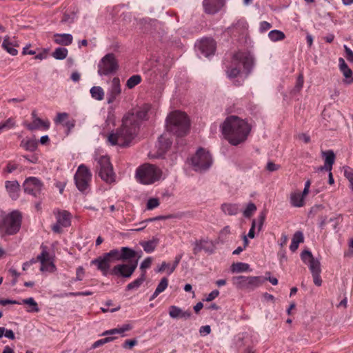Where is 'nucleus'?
Masks as SVG:
<instances>
[{"mask_svg": "<svg viewBox=\"0 0 353 353\" xmlns=\"http://www.w3.org/2000/svg\"><path fill=\"white\" fill-rule=\"evenodd\" d=\"M150 105L143 104L135 112H129L122 119V125L115 132L107 137V142L111 145L127 147L137 136L139 123L148 119Z\"/></svg>", "mask_w": 353, "mask_h": 353, "instance_id": "nucleus-1", "label": "nucleus"}, {"mask_svg": "<svg viewBox=\"0 0 353 353\" xmlns=\"http://www.w3.org/2000/svg\"><path fill=\"white\" fill-rule=\"evenodd\" d=\"M221 128L225 139L232 145L244 142L251 130L248 123L236 116L228 117Z\"/></svg>", "mask_w": 353, "mask_h": 353, "instance_id": "nucleus-2", "label": "nucleus"}, {"mask_svg": "<svg viewBox=\"0 0 353 353\" xmlns=\"http://www.w3.org/2000/svg\"><path fill=\"white\" fill-rule=\"evenodd\" d=\"M22 216L18 211L6 214L0 209V236L4 237L17 234L21 225Z\"/></svg>", "mask_w": 353, "mask_h": 353, "instance_id": "nucleus-3", "label": "nucleus"}, {"mask_svg": "<svg viewBox=\"0 0 353 353\" xmlns=\"http://www.w3.org/2000/svg\"><path fill=\"white\" fill-rule=\"evenodd\" d=\"M190 128V121L187 115L180 111L170 113L166 119L167 130L177 137L185 136Z\"/></svg>", "mask_w": 353, "mask_h": 353, "instance_id": "nucleus-4", "label": "nucleus"}, {"mask_svg": "<svg viewBox=\"0 0 353 353\" xmlns=\"http://www.w3.org/2000/svg\"><path fill=\"white\" fill-rule=\"evenodd\" d=\"M162 170L155 165L144 163L136 170L137 180L144 185H151L161 180Z\"/></svg>", "mask_w": 353, "mask_h": 353, "instance_id": "nucleus-5", "label": "nucleus"}, {"mask_svg": "<svg viewBox=\"0 0 353 353\" xmlns=\"http://www.w3.org/2000/svg\"><path fill=\"white\" fill-rule=\"evenodd\" d=\"M232 282L236 289L252 292L259 288L264 279L262 276H236L232 278Z\"/></svg>", "mask_w": 353, "mask_h": 353, "instance_id": "nucleus-6", "label": "nucleus"}, {"mask_svg": "<svg viewBox=\"0 0 353 353\" xmlns=\"http://www.w3.org/2000/svg\"><path fill=\"white\" fill-rule=\"evenodd\" d=\"M190 162L195 171L202 172L211 167L212 158L208 151L200 148L190 159Z\"/></svg>", "mask_w": 353, "mask_h": 353, "instance_id": "nucleus-7", "label": "nucleus"}, {"mask_svg": "<svg viewBox=\"0 0 353 353\" xmlns=\"http://www.w3.org/2000/svg\"><path fill=\"white\" fill-rule=\"evenodd\" d=\"M98 163L99 175L101 179L107 183H112L116 181V174L110 163L109 157L106 155L97 158Z\"/></svg>", "mask_w": 353, "mask_h": 353, "instance_id": "nucleus-8", "label": "nucleus"}, {"mask_svg": "<svg viewBox=\"0 0 353 353\" xmlns=\"http://www.w3.org/2000/svg\"><path fill=\"white\" fill-rule=\"evenodd\" d=\"M119 68V63L113 53L105 54L98 63V74L108 76L115 73Z\"/></svg>", "mask_w": 353, "mask_h": 353, "instance_id": "nucleus-9", "label": "nucleus"}, {"mask_svg": "<svg viewBox=\"0 0 353 353\" xmlns=\"http://www.w3.org/2000/svg\"><path fill=\"white\" fill-rule=\"evenodd\" d=\"M74 181L77 189L81 192H85L90 188L92 174L85 165H80L74 174Z\"/></svg>", "mask_w": 353, "mask_h": 353, "instance_id": "nucleus-10", "label": "nucleus"}, {"mask_svg": "<svg viewBox=\"0 0 353 353\" xmlns=\"http://www.w3.org/2000/svg\"><path fill=\"white\" fill-rule=\"evenodd\" d=\"M232 61L234 64L243 65L246 72L245 77L251 72L254 65V59L250 52H237L234 54Z\"/></svg>", "mask_w": 353, "mask_h": 353, "instance_id": "nucleus-11", "label": "nucleus"}, {"mask_svg": "<svg viewBox=\"0 0 353 353\" xmlns=\"http://www.w3.org/2000/svg\"><path fill=\"white\" fill-rule=\"evenodd\" d=\"M54 214L57 222L52 226V230L56 233H60L62 228L69 227L71 224V214L66 210H55Z\"/></svg>", "mask_w": 353, "mask_h": 353, "instance_id": "nucleus-12", "label": "nucleus"}, {"mask_svg": "<svg viewBox=\"0 0 353 353\" xmlns=\"http://www.w3.org/2000/svg\"><path fill=\"white\" fill-rule=\"evenodd\" d=\"M24 192L35 197L38 196L42 192L43 184L37 177L30 176L26 179L23 184Z\"/></svg>", "mask_w": 353, "mask_h": 353, "instance_id": "nucleus-13", "label": "nucleus"}, {"mask_svg": "<svg viewBox=\"0 0 353 353\" xmlns=\"http://www.w3.org/2000/svg\"><path fill=\"white\" fill-rule=\"evenodd\" d=\"M137 267V261L128 264L121 263L114 265L111 270V275L118 277L130 278Z\"/></svg>", "mask_w": 353, "mask_h": 353, "instance_id": "nucleus-14", "label": "nucleus"}, {"mask_svg": "<svg viewBox=\"0 0 353 353\" xmlns=\"http://www.w3.org/2000/svg\"><path fill=\"white\" fill-rule=\"evenodd\" d=\"M196 48L200 55L209 57L214 54L216 43L212 39H203L196 44Z\"/></svg>", "mask_w": 353, "mask_h": 353, "instance_id": "nucleus-15", "label": "nucleus"}, {"mask_svg": "<svg viewBox=\"0 0 353 353\" xmlns=\"http://www.w3.org/2000/svg\"><path fill=\"white\" fill-rule=\"evenodd\" d=\"M112 261L110 260L104 254L91 261L90 264L96 266L97 270L100 271L103 276H108L111 275V264Z\"/></svg>", "mask_w": 353, "mask_h": 353, "instance_id": "nucleus-16", "label": "nucleus"}, {"mask_svg": "<svg viewBox=\"0 0 353 353\" xmlns=\"http://www.w3.org/2000/svg\"><path fill=\"white\" fill-rule=\"evenodd\" d=\"M301 259L303 262L308 265L312 274L321 273V263L319 259H315L312 252L309 250H304L301 254Z\"/></svg>", "mask_w": 353, "mask_h": 353, "instance_id": "nucleus-17", "label": "nucleus"}, {"mask_svg": "<svg viewBox=\"0 0 353 353\" xmlns=\"http://www.w3.org/2000/svg\"><path fill=\"white\" fill-rule=\"evenodd\" d=\"M121 88L120 80L118 77H114L111 81V85L107 93V100L108 103H112L116 98L121 94Z\"/></svg>", "mask_w": 353, "mask_h": 353, "instance_id": "nucleus-18", "label": "nucleus"}, {"mask_svg": "<svg viewBox=\"0 0 353 353\" xmlns=\"http://www.w3.org/2000/svg\"><path fill=\"white\" fill-rule=\"evenodd\" d=\"M225 0H203V6L205 12L215 14L224 6Z\"/></svg>", "mask_w": 353, "mask_h": 353, "instance_id": "nucleus-19", "label": "nucleus"}, {"mask_svg": "<svg viewBox=\"0 0 353 353\" xmlns=\"http://www.w3.org/2000/svg\"><path fill=\"white\" fill-rule=\"evenodd\" d=\"M339 66L341 72L345 77L343 82L345 84H351L353 83V72L343 58L339 59Z\"/></svg>", "mask_w": 353, "mask_h": 353, "instance_id": "nucleus-20", "label": "nucleus"}, {"mask_svg": "<svg viewBox=\"0 0 353 353\" xmlns=\"http://www.w3.org/2000/svg\"><path fill=\"white\" fill-rule=\"evenodd\" d=\"M266 216V214L265 212H261L259 214L257 219H253L252 222V226L250 229L248 236L250 239L254 238V229L256 227L258 228V230L260 231L263 227V223L265 221Z\"/></svg>", "mask_w": 353, "mask_h": 353, "instance_id": "nucleus-21", "label": "nucleus"}, {"mask_svg": "<svg viewBox=\"0 0 353 353\" xmlns=\"http://www.w3.org/2000/svg\"><path fill=\"white\" fill-rule=\"evenodd\" d=\"M5 187L9 196L12 199H17L19 197L20 185L17 181H6Z\"/></svg>", "mask_w": 353, "mask_h": 353, "instance_id": "nucleus-22", "label": "nucleus"}, {"mask_svg": "<svg viewBox=\"0 0 353 353\" xmlns=\"http://www.w3.org/2000/svg\"><path fill=\"white\" fill-rule=\"evenodd\" d=\"M169 315L172 319H189L191 316V312L183 311L177 306L172 305L169 308Z\"/></svg>", "mask_w": 353, "mask_h": 353, "instance_id": "nucleus-23", "label": "nucleus"}, {"mask_svg": "<svg viewBox=\"0 0 353 353\" xmlns=\"http://www.w3.org/2000/svg\"><path fill=\"white\" fill-rule=\"evenodd\" d=\"M290 203L292 207L301 208L305 205V198L299 191L295 190L290 193Z\"/></svg>", "mask_w": 353, "mask_h": 353, "instance_id": "nucleus-24", "label": "nucleus"}, {"mask_svg": "<svg viewBox=\"0 0 353 353\" xmlns=\"http://www.w3.org/2000/svg\"><path fill=\"white\" fill-rule=\"evenodd\" d=\"M221 211L226 215L235 216L239 211V205L237 203H225L221 206Z\"/></svg>", "mask_w": 353, "mask_h": 353, "instance_id": "nucleus-25", "label": "nucleus"}, {"mask_svg": "<svg viewBox=\"0 0 353 353\" xmlns=\"http://www.w3.org/2000/svg\"><path fill=\"white\" fill-rule=\"evenodd\" d=\"M50 127V122L48 121H43L39 117H35L32 123L27 125V128L30 130H34L43 128L48 130Z\"/></svg>", "mask_w": 353, "mask_h": 353, "instance_id": "nucleus-26", "label": "nucleus"}, {"mask_svg": "<svg viewBox=\"0 0 353 353\" xmlns=\"http://www.w3.org/2000/svg\"><path fill=\"white\" fill-rule=\"evenodd\" d=\"M321 155L324 159L325 168L332 169L335 161V154L332 150L322 151Z\"/></svg>", "mask_w": 353, "mask_h": 353, "instance_id": "nucleus-27", "label": "nucleus"}, {"mask_svg": "<svg viewBox=\"0 0 353 353\" xmlns=\"http://www.w3.org/2000/svg\"><path fill=\"white\" fill-rule=\"evenodd\" d=\"M73 37L70 34H55L54 42L62 46H69L72 43Z\"/></svg>", "mask_w": 353, "mask_h": 353, "instance_id": "nucleus-28", "label": "nucleus"}, {"mask_svg": "<svg viewBox=\"0 0 353 353\" xmlns=\"http://www.w3.org/2000/svg\"><path fill=\"white\" fill-rule=\"evenodd\" d=\"M20 146L26 151L34 152L37 148L38 143L34 139L27 138L21 141Z\"/></svg>", "mask_w": 353, "mask_h": 353, "instance_id": "nucleus-29", "label": "nucleus"}, {"mask_svg": "<svg viewBox=\"0 0 353 353\" xmlns=\"http://www.w3.org/2000/svg\"><path fill=\"white\" fill-rule=\"evenodd\" d=\"M132 325L130 324H124L119 327L105 331L102 335L107 336V335H114V334H120L123 336L124 332L130 330L132 329Z\"/></svg>", "mask_w": 353, "mask_h": 353, "instance_id": "nucleus-30", "label": "nucleus"}, {"mask_svg": "<svg viewBox=\"0 0 353 353\" xmlns=\"http://www.w3.org/2000/svg\"><path fill=\"white\" fill-rule=\"evenodd\" d=\"M168 279L165 277L163 278L159 283L158 284L154 292L150 298V301L154 300L158 295L165 291V290L168 288Z\"/></svg>", "mask_w": 353, "mask_h": 353, "instance_id": "nucleus-31", "label": "nucleus"}, {"mask_svg": "<svg viewBox=\"0 0 353 353\" xmlns=\"http://www.w3.org/2000/svg\"><path fill=\"white\" fill-rule=\"evenodd\" d=\"M231 271L233 273H239L250 271V265L243 262L234 263L231 265Z\"/></svg>", "mask_w": 353, "mask_h": 353, "instance_id": "nucleus-32", "label": "nucleus"}, {"mask_svg": "<svg viewBox=\"0 0 353 353\" xmlns=\"http://www.w3.org/2000/svg\"><path fill=\"white\" fill-rule=\"evenodd\" d=\"M268 38L272 42H277L284 40L285 38V34L281 30H272L269 32Z\"/></svg>", "mask_w": 353, "mask_h": 353, "instance_id": "nucleus-33", "label": "nucleus"}, {"mask_svg": "<svg viewBox=\"0 0 353 353\" xmlns=\"http://www.w3.org/2000/svg\"><path fill=\"white\" fill-rule=\"evenodd\" d=\"M158 243L159 240L157 239H153L150 241L141 243V245L145 252L151 253L155 250Z\"/></svg>", "mask_w": 353, "mask_h": 353, "instance_id": "nucleus-34", "label": "nucleus"}, {"mask_svg": "<svg viewBox=\"0 0 353 353\" xmlns=\"http://www.w3.org/2000/svg\"><path fill=\"white\" fill-rule=\"evenodd\" d=\"M91 97L97 101H101L104 98L103 89L100 86H93L90 90Z\"/></svg>", "mask_w": 353, "mask_h": 353, "instance_id": "nucleus-35", "label": "nucleus"}, {"mask_svg": "<svg viewBox=\"0 0 353 353\" xmlns=\"http://www.w3.org/2000/svg\"><path fill=\"white\" fill-rule=\"evenodd\" d=\"M145 279V272H143L141 274L140 277H139L138 279H135L132 282L128 284V285L126 286V290H132L139 288L141 285V284L143 283Z\"/></svg>", "mask_w": 353, "mask_h": 353, "instance_id": "nucleus-36", "label": "nucleus"}, {"mask_svg": "<svg viewBox=\"0 0 353 353\" xmlns=\"http://www.w3.org/2000/svg\"><path fill=\"white\" fill-rule=\"evenodd\" d=\"M20 303H21V304L28 305L30 307V308L27 310L28 312H38L39 311L38 304L32 297L22 299Z\"/></svg>", "mask_w": 353, "mask_h": 353, "instance_id": "nucleus-37", "label": "nucleus"}, {"mask_svg": "<svg viewBox=\"0 0 353 353\" xmlns=\"http://www.w3.org/2000/svg\"><path fill=\"white\" fill-rule=\"evenodd\" d=\"M135 251L128 247H123L121 249V260H128L135 257Z\"/></svg>", "mask_w": 353, "mask_h": 353, "instance_id": "nucleus-38", "label": "nucleus"}, {"mask_svg": "<svg viewBox=\"0 0 353 353\" xmlns=\"http://www.w3.org/2000/svg\"><path fill=\"white\" fill-rule=\"evenodd\" d=\"M42 251L40 254H39L35 259L37 261H39L41 263H43V262L52 261L50 253L47 250L46 247L41 246Z\"/></svg>", "mask_w": 353, "mask_h": 353, "instance_id": "nucleus-39", "label": "nucleus"}, {"mask_svg": "<svg viewBox=\"0 0 353 353\" xmlns=\"http://www.w3.org/2000/svg\"><path fill=\"white\" fill-rule=\"evenodd\" d=\"M92 292L90 291H83L77 292H66L64 294H55L54 297L63 298L66 296H83L92 295Z\"/></svg>", "mask_w": 353, "mask_h": 353, "instance_id": "nucleus-40", "label": "nucleus"}, {"mask_svg": "<svg viewBox=\"0 0 353 353\" xmlns=\"http://www.w3.org/2000/svg\"><path fill=\"white\" fill-rule=\"evenodd\" d=\"M141 82V77L139 74H134L130 77L126 82V86L129 89H132Z\"/></svg>", "mask_w": 353, "mask_h": 353, "instance_id": "nucleus-41", "label": "nucleus"}, {"mask_svg": "<svg viewBox=\"0 0 353 353\" xmlns=\"http://www.w3.org/2000/svg\"><path fill=\"white\" fill-rule=\"evenodd\" d=\"M68 51L65 48H57L54 50L52 53V56L54 59L58 60H63L66 58Z\"/></svg>", "mask_w": 353, "mask_h": 353, "instance_id": "nucleus-42", "label": "nucleus"}, {"mask_svg": "<svg viewBox=\"0 0 353 353\" xmlns=\"http://www.w3.org/2000/svg\"><path fill=\"white\" fill-rule=\"evenodd\" d=\"M2 48L12 56H15L18 53L17 50L12 46L8 38L4 39L2 43Z\"/></svg>", "mask_w": 353, "mask_h": 353, "instance_id": "nucleus-43", "label": "nucleus"}, {"mask_svg": "<svg viewBox=\"0 0 353 353\" xmlns=\"http://www.w3.org/2000/svg\"><path fill=\"white\" fill-rule=\"evenodd\" d=\"M344 176L349 182V188L353 191V169L347 167L344 168Z\"/></svg>", "mask_w": 353, "mask_h": 353, "instance_id": "nucleus-44", "label": "nucleus"}, {"mask_svg": "<svg viewBox=\"0 0 353 353\" xmlns=\"http://www.w3.org/2000/svg\"><path fill=\"white\" fill-rule=\"evenodd\" d=\"M57 270L53 261L43 262L41 263L40 270L41 272H54Z\"/></svg>", "mask_w": 353, "mask_h": 353, "instance_id": "nucleus-45", "label": "nucleus"}, {"mask_svg": "<svg viewBox=\"0 0 353 353\" xmlns=\"http://www.w3.org/2000/svg\"><path fill=\"white\" fill-rule=\"evenodd\" d=\"M227 76L228 77L232 80L236 77H239L240 74V68L239 66H231L230 68L227 70Z\"/></svg>", "mask_w": 353, "mask_h": 353, "instance_id": "nucleus-46", "label": "nucleus"}, {"mask_svg": "<svg viewBox=\"0 0 353 353\" xmlns=\"http://www.w3.org/2000/svg\"><path fill=\"white\" fill-rule=\"evenodd\" d=\"M256 210V206L254 203H249L243 212V214L246 218H250Z\"/></svg>", "mask_w": 353, "mask_h": 353, "instance_id": "nucleus-47", "label": "nucleus"}, {"mask_svg": "<svg viewBox=\"0 0 353 353\" xmlns=\"http://www.w3.org/2000/svg\"><path fill=\"white\" fill-rule=\"evenodd\" d=\"M104 254L112 262L113 259L117 261L121 260V251L117 249L112 250L109 252L105 253Z\"/></svg>", "mask_w": 353, "mask_h": 353, "instance_id": "nucleus-48", "label": "nucleus"}, {"mask_svg": "<svg viewBox=\"0 0 353 353\" xmlns=\"http://www.w3.org/2000/svg\"><path fill=\"white\" fill-rule=\"evenodd\" d=\"M159 143L161 145V150L165 151L170 146L172 142L169 139H167L165 136L161 135L159 138Z\"/></svg>", "mask_w": 353, "mask_h": 353, "instance_id": "nucleus-49", "label": "nucleus"}, {"mask_svg": "<svg viewBox=\"0 0 353 353\" xmlns=\"http://www.w3.org/2000/svg\"><path fill=\"white\" fill-rule=\"evenodd\" d=\"M114 339H115L114 336H107V337H105L103 339H99V340L95 341L92 344V348H93V349L97 348L99 346L103 345L105 343H107L108 342L112 341Z\"/></svg>", "mask_w": 353, "mask_h": 353, "instance_id": "nucleus-50", "label": "nucleus"}, {"mask_svg": "<svg viewBox=\"0 0 353 353\" xmlns=\"http://www.w3.org/2000/svg\"><path fill=\"white\" fill-rule=\"evenodd\" d=\"M76 18V14L73 12L72 13H65L61 20V22L63 23H72L74 21Z\"/></svg>", "mask_w": 353, "mask_h": 353, "instance_id": "nucleus-51", "label": "nucleus"}, {"mask_svg": "<svg viewBox=\"0 0 353 353\" xmlns=\"http://www.w3.org/2000/svg\"><path fill=\"white\" fill-rule=\"evenodd\" d=\"M159 205V201L157 198H150L147 202V209L152 210Z\"/></svg>", "mask_w": 353, "mask_h": 353, "instance_id": "nucleus-52", "label": "nucleus"}, {"mask_svg": "<svg viewBox=\"0 0 353 353\" xmlns=\"http://www.w3.org/2000/svg\"><path fill=\"white\" fill-rule=\"evenodd\" d=\"M272 28V24L268 21H261L259 23V32L261 33H264L269 29Z\"/></svg>", "mask_w": 353, "mask_h": 353, "instance_id": "nucleus-53", "label": "nucleus"}, {"mask_svg": "<svg viewBox=\"0 0 353 353\" xmlns=\"http://www.w3.org/2000/svg\"><path fill=\"white\" fill-rule=\"evenodd\" d=\"M303 83H304L303 74L302 73H300L296 79L295 89L297 91H300L303 86Z\"/></svg>", "mask_w": 353, "mask_h": 353, "instance_id": "nucleus-54", "label": "nucleus"}, {"mask_svg": "<svg viewBox=\"0 0 353 353\" xmlns=\"http://www.w3.org/2000/svg\"><path fill=\"white\" fill-rule=\"evenodd\" d=\"M292 240L296 242L299 245L304 241L303 234L301 231L296 232L292 237Z\"/></svg>", "mask_w": 353, "mask_h": 353, "instance_id": "nucleus-55", "label": "nucleus"}, {"mask_svg": "<svg viewBox=\"0 0 353 353\" xmlns=\"http://www.w3.org/2000/svg\"><path fill=\"white\" fill-rule=\"evenodd\" d=\"M152 263V258L147 257L141 263L140 268L143 270V272H145V269H148L150 267Z\"/></svg>", "mask_w": 353, "mask_h": 353, "instance_id": "nucleus-56", "label": "nucleus"}, {"mask_svg": "<svg viewBox=\"0 0 353 353\" xmlns=\"http://www.w3.org/2000/svg\"><path fill=\"white\" fill-rule=\"evenodd\" d=\"M182 257H183V254H179L175 257L173 265L169 269V272H168L169 274H170L171 273H172L174 271V270L178 266L179 263H180Z\"/></svg>", "mask_w": 353, "mask_h": 353, "instance_id": "nucleus-57", "label": "nucleus"}, {"mask_svg": "<svg viewBox=\"0 0 353 353\" xmlns=\"http://www.w3.org/2000/svg\"><path fill=\"white\" fill-rule=\"evenodd\" d=\"M346 55V59L348 61L353 63V51L346 45L343 46Z\"/></svg>", "mask_w": 353, "mask_h": 353, "instance_id": "nucleus-58", "label": "nucleus"}, {"mask_svg": "<svg viewBox=\"0 0 353 353\" xmlns=\"http://www.w3.org/2000/svg\"><path fill=\"white\" fill-rule=\"evenodd\" d=\"M230 234V228L228 225L225 226L219 232V238L221 239H225Z\"/></svg>", "mask_w": 353, "mask_h": 353, "instance_id": "nucleus-59", "label": "nucleus"}, {"mask_svg": "<svg viewBox=\"0 0 353 353\" xmlns=\"http://www.w3.org/2000/svg\"><path fill=\"white\" fill-rule=\"evenodd\" d=\"M84 274H85V272H84V269L83 268V267H81V266L78 267L76 270V278H75L74 281H81L84 276Z\"/></svg>", "mask_w": 353, "mask_h": 353, "instance_id": "nucleus-60", "label": "nucleus"}, {"mask_svg": "<svg viewBox=\"0 0 353 353\" xmlns=\"http://www.w3.org/2000/svg\"><path fill=\"white\" fill-rule=\"evenodd\" d=\"M68 117V114L66 112L58 113L57 114L56 119H54V122L56 123H61L65 119H66Z\"/></svg>", "mask_w": 353, "mask_h": 353, "instance_id": "nucleus-61", "label": "nucleus"}, {"mask_svg": "<svg viewBox=\"0 0 353 353\" xmlns=\"http://www.w3.org/2000/svg\"><path fill=\"white\" fill-rule=\"evenodd\" d=\"M219 295V292L217 290L212 291L205 299V301L210 302L216 299Z\"/></svg>", "mask_w": 353, "mask_h": 353, "instance_id": "nucleus-62", "label": "nucleus"}, {"mask_svg": "<svg viewBox=\"0 0 353 353\" xmlns=\"http://www.w3.org/2000/svg\"><path fill=\"white\" fill-rule=\"evenodd\" d=\"M320 274H321V273L312 274V277H313L314 283L316 286H321L322 285V279H321Z\"/></svg>", "mask_w": 353, "mask_h": 353, "instance_id": "nucleus-63", "label": "nucleus"}, {"mask_svg": "<svg viewBox=\"0 0 353 353\" xmlns=\"http://www.w3.org/2000/svg\"><path fill=\"white\" fill-rule=\"evenodd\" d=\"M211 332V327L210 325H203L199 328V333L201 336H206Z\"/></svg>", "mask_w": 353, "mask_h": 353, "instance_id": "nucleus-64", "label": "nucleus"}]
</instances>
